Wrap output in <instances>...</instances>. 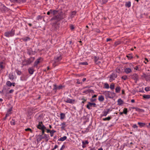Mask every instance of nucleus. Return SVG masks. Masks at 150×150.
Instances as JSON below:
<instances>
[{
    "label": "nucleus",
    "mask_w": 150,
    "mask_h": 150,
    "mask_svg": "<svg viewBox=\"0 0 150 150\" xmlns=\"http://www.w3.org/2000/svg\"><path fill=\"white\" fill-rule=\"evenodd\" d=\"M103 94L105 96L106 98H112L115 95V94L114 92L106 91L103 92Z\"/></svg>",
    "instance_id": "nucleus-1"
},
{
    "label": "nucleus",
    "mask_w": 150,
    "mask_h": 150,
    "mask_svg": "<svg viewBox=\"0 0 150 150\" xmlns=\"http://www.w3.org/2000/svg\"><path fill=\"white\" fill-rule=\"evenodd\" d=\"M61 59L62 57L61 56H57L55 57L54 61L52 62L53 66L54 67H55L59 63V62Z\"/></svg>",
    "instance_id": "nucleus-2"
},
{
    "label": "nucleus",
    "mask_w": 150,
    "mask_h": 150,
    "mask_svg": "<svg viewBox=\"0 0 150 150\" xmlns=\"http://www.w3.org/2000/svg\"><path fill=\"white\" fill-rule=\"evenodd\" d=\"M63 18V16L60 14H59L52 17L51 20H55L56 21H58Z\"/></svg>",
    "instance_id": "nucleus-3"
},
{
    "label": "nucleus",
    "mask_w": 150,
    "mask_h": 150,
    "mask_svg": "<svg viewBox=\"0 0 150 150\" xmlns=\"http://www.w3.org/2000/svg\"><path fill=\"white\" fill-rule=\"evenodd\" d=\"M111 111V110H110L109 108L104 109L103 111L102 114L100 115V117H102L103 116H106L107 114Z\"/></svg>",
    "instance_id": "nucleus-4"
},
{
    "label": "nucleus",
    "mask_w": 150,
    "mask_h": 150,
    "mask_svg": "<svg viewBox=\"0 0 150 150\" xmlns=\"http://www.w3.org/2000/svg\"><path fill=\"white\" fill-rule=\"evenodd\" d=\"M14 35V31L13 30H12L11 31H7L4 33L5 36L7 37L13 36Z\"/></svg>",
    "instance_id": "nucleus-5"
},
{
    "label": "nucleus",
    "mask_w": 150,
    "mask_h": 150,
    "mask_svg": "<svg viewBox=\"0 0 150 150\" xmlns=\"http://www.w3.org/2000/svg\"><path fill=\"white\" fill-rule=\"evenodd\" d=\"M117 77V75L115 73H112L108 76V77L109 78V81L110 82H112L115 80Z\"/></svg>",
    "instance_id": "nucleus-6"
},
{
    "label": "nucleus",
    "mask_w": 150,
    "mask_h": 150,
    "mask_svg": "<svg viewBox=\"0 0 150 150\" xmlns=\"http://www.w3.org/2000/svg\"><path fill=\"white\" fill-rule=\"evenodd\" d=\"M54 88L53 90L56 92L57 90H59L63 88L64 86L62 85H60L59 86H57L56 84H54L53 85Z\"/></svg>",
    "instance_id": "nucleus-7"
},
{
    "label": "nucleus",
    "mask_w": 150,
    "mask_h": 150,
    "mask_svg": "<svg viewBox=\"0 0 150 150\" xmlns=\"http://www.w3.org/2000/svg\"><path fill=\"white\" fill-rule=\"evenodd\" d=\"M64 101L66 103L71 104L74 103L75 101V100H74L68 98H64Z\"/></svg>",
    "instance_id": "nucleus-8"
},
{
    "label": "nucleus",
    "mask_w": 150,
    "mask_h": 150,
    "mask_svg": "<svg viewBox=\"0 0 150 150\" xmlns=\"http://www.w3.org/2000/svg\"><path fill=\"white\" fill-rule=\"evenodd\" d=\"M38 128L40 129H46V127L42 124V122H39V124L37 126Z\"/></svg>",
    "instance_id": "nucleus-9"
},
{
    "label": "nucleus",
    "mask_w": 150,
    "mask_h": 150,
    "mask_svg": "<svg viewBox=\"0 0 150 150\" xmlns=\"http://www.w3.org/2000/svg\"><path fill=\"white\" fill-rule=\"evenodd\" d=\"M96 104L95 103H91L88 102V104L86 106V107L89 109H91L90 107L93 106V107H96Z\"/></svg>",
    "instance_id": "nucleus-10"
},
{
    "label": "nucleus",
    "mask_w": 150,
    "mask_h": 150,
    "mask_svg": "<svg viewBox=\"0 0 150 150\" xmlns=\"http://www.w3.org/2000/svg\"><path fill=\"white\" fill-rule=\"evenodd\" d=\"M132 71L131 68H126L125 69V72L127 74H128Z\"/></svg>",
    "instance_id": "nucleus-11"
},
{
    "label": "nucleus",
    "mask_w": 150,
    "mask_h": 150,
    "mask_svg": "<svg viewBox=\"0 0 150 150\" xmlns=\"http://www.w3.org/2000/svg\"><path fill=\"white\" fill-rule=\"evenodd\" d=\"M43 139H44V138L42 135H38L37 137V141L40 142Z\"/></svg>",
    "instance_id": "nucleus-12"
},
{
    "label": "nucleus",
    "mask_w": 150,
    "mask_h": 150,
    "mask_svg": "<svg viewBox=\"0 0 150 150\" xmlns=\"http://www.w3.org/2000/svg\"><path fill=\"white\" fill-rule=\"evenodd\" d=\"M12 110V108H11L7 110V113L6 114V116H8L11 113V111Z\"/></svg>",
    "instance_id": "nucleus-13"
},
{
    "label": "nucleus",
    "mask_w": 150,
    "mask_h": 150,
    "mask_svg": "<svg viewBox=\"0 0 150 150\" xmlns=\"http://www.w3.org/2000/svg\"><path fill=\"white\" fill-rule=\"evenodd\" d=\"M41 58H39L38 59H37L35 62L34 63V66L35 67L37 66L38 64L40 62L41 60Z\"/></svg>",
    "instance_id": "nucleus-14"
},
{
    "label": "nucleus",
    "mask_w": 150,
    "mask_h": 150,
    "mask_svg": "<svg viewBox=\"0 0 150 150\" xmlns=\"http://www.w3.org/2000/svg\"><path fill=\"white\" fill-rule=\"evenodd\" d=\"M43 136L44 139H45L46 142H47L49 139V136L48 135L45 134Z\"/></svg>",
    "instance_id": "nucleus-15"
},
{
    "label": "nucleus",
    "mask_w": 150,
    "mask_h": 150,
    "mask_svg": "<svg viewBox=\"0 0 150 150\" xmlns=\"http://www.w3.org/2000/svg\"><path fill=\"white\" fill-rule=\"evenodd\" d=\"M60 126L61 127V128L62 129H64L66 127V122H63L60 125Z\"/></svg>",
    "instance_id": "nucleus-16"
},
{
    "label": "nucleus",
    "mask_w": 150,
    "mask_h": 150,
    "mask_svg": "<svg viewBox=\"0 0 150 150\" xmlns=\"http://www.w3.org/2000/svg\"><path fill=\"white\" fill-rule=\"evenodd\" d=\"M117 102L118 105H121L123 103V101L120 98L118 100Z\"/></svg>",
    "instance_id": "nucleus-17"
},
{
    "label": "nucleus",
    "mask_w": 150,
    "mask_h": 150,
    "mask_svg": "<svg viewBox=\"0 0 150 150\" xmlns=\"http://www.w3.org/2000/svg\"><path fill=\"white\" fill-rule=\"evenodd\" d=\"M28 71L29 73L31 74H33L34 71V69L33 68H29Z\"/></svg>",
    "instance_id": "nucleus-18"
},
{
    "label": "nucleus",
    "mask_w": 150,
    "mask_h": 150,
    "mask_svg": "<svg viewBox=\"0 0 150 150\" xmlns=\"http://www.w3.org/2000/svg\"><path fill=\"white\" fill-rule=\"evenodd\" d=\"M31 62L30 61V60H27L23 62V65H27L30 64Z\"/></svg>",
    "instance_id": "nucleus-19"
},
{
    "label": "nucleus",
    "mask_w": 150,
    "mask_h": 150,
    "mask_svg": "<svg viewBox=\"0 0 150 150\" xmlns=\"http://www.w3.org/2000/svg\"><path fill=\"white\" fill-rule=\"evenodd\" d=\"M5 67L4 63L3 62H0V68L1 69V70L4 69Z\"/></svg>",
    "instance_id": "nucleus-20"
},
{
    "label": "nucleus",
    "mask_w": 150,
    "mask_h": 150,
    "mask_svg": "<svg viewBox=\"0 0 150 150\" xmlns=\"http://www.w3.org/2000/svg\"><path fill=\"white\" fill-rule=\"evenodd\" d=\"M107 1L108 0H98V2L101 4L106 3Z\"/></svg>",
    "instance_id": "nucleus-21"
},
{
    "label": "nucleus",
    "mask_w": 150,
    "mask_h": 150,
    "mask_svg": "<svg viewBox=\"0 0 150 150\" xmlns=\"http://www.w3.org/2000/svg\"><path fill=\"white\" fill-rule=\"evenodd\" d=\"M67 139V137L66 136H64L63 137H62L58 139V141H63Z\"/></svg>",
    "instance_id": "nucleus-22"
},
{
    "label": "nucleus",
    "mask_w": 150,
    "mask_h": 150,
    "mask_svg": "<svg viewBox=\"0 0 150 150\" xmlns=\"http://www.w3.org/2000/svg\"><path fill=\"white\" fill-rule=\"evenodd\" d=\"M60 119L61 120H62L64 119V118L65 117V115L64 113H61L60 114Z\"/></svg>",
    "instance_id": "nucleus-23"
},
{
    "label": "nucleus",
    "mask_w": 150,
    "mask_h": 150,
    "mask_svg": "<svg viewBox=\"0 0 150 150\" xmlns=\"http://www.w3.org/2000/svg\"><path fill=\"white\" fill-rule=\"evenodd\" d=\"M111 118V117L110 116H108L107 117H105V118H103L102 119L104 121H109L110 120Z\"/></svg>",
    "instance_id": "nucleus-24"
},
{
    "label": "nucleus",
    "mask_w": 150,
    "mask_h": 150,
    "mask_svg": "<svg viewBox=\"0 0 150 150\" xmlns=\"http://www.w3.org/2000/svg\"><path fill=\"white\" fill-rule=\"evenodd\" d=\"M94 59L95 62L96 63V64H99V62H98V59H99V58L98 57L95 56V57H94Z\"/></svg>",
    "instance_id": "nucleus-25"
},
{
    "label": "nucleus",
    "mask_w": 150,
    "mask_h": 150,
    "mask_svg": "<svg viewBox=\"0 0 150 150\" xmlns=\"http://www.w3.org/2000/svg\"><path fill=\"white\" fill-rule=\"evenodd\" d=\"M14 77V76L13 74H9V78L10 79L13 80Z\"/></svg>",
    "instance_id": "nucleus-26"
},
{
    "label": "nucleus",
    "mask_w": 150,
    "mask_h": 150,
    "mask_svg": "<svg viewBox=\"0 0 150 150\" xmlns=\"http://www.w3.org/2000/svg\"><path fill=\"white\" fill-rule=\"evenodd\" d=\"M128 58L129 60H131L133 58V57L132 55V54H128L126 56Z\"/></svg>",
    "instance_id": "nucleus-27"
},
{
    "label": "nucleus",
    "mask_w": 150,
    "mask_h": 150,
    "mask_svg": "<svg viewBox=\"0 0 150 150\" xmlns=\"http://www.w3.org/2000/svg\"><path fill=\"white\" fill-rule=\"evenodd\" d=\"M121 88L120 86H118L115 88V92L116 93H118L120 92Z\"/></svg>",
    "instance_id": "nucleus-28"
},
{
    "label": "nucleus",
    "mask_w": 150,
    "mask_h": 150,
    "mask_svg": "<svg viewBox=\"0 0 150 150\" xmlns=\"http://www.w3.org/2000/svg\"><path fill=\"white\" fill-rule=\"evenodd\" d=\"M98 99L100 101H103L104 100V99L103 96H99Z\"/></svg>",
    "instance_id": "nucleus-29"
},
{
    "label": "nucleus",
    "mask_w": 150,
    "mask_h": 150,
    "mask_svg": "<svg viewBox=\"0 0 150 150\" xmlns=\"http://www.w3.org/2000/svg\"><path fill=\"white\" fill-rule=\"evenodd\" d=\"M143 97L145 99H149L150 98V95H144L143 96Z\"/></svg>",
    "instance_id": "nucleus-30"
},
{
    "label": "nucleus",
    "mask_w": 150,
    "mask_h": 150,
    "mask_svg": "<svg viewBox=\"0 0 150 150\" xmlns=\"http://www.w3.org/2000/svg\"><path fill=\"white\" fill-rule=\"evenodd\" d=\"M32 52V49L31 48H29L27 49V53L29 54V55Z\"/></svg>",
    "instance_id": "nucleus-31"
},
{
    "label": "nucleus",
    "mask_w": 150,
    "mask_h": 150,
    "mask_svg": "<svg viewBox=\"0 0 150 150\" xmlns=\"http://www.w3.org/2000/svg\"><path fill=\"white\" fill-rule=\"evenodd\" d=\"M125 6L128 7H129L131 6V2L130 1L126 2Z\"/></svg>",
    "instance_id": "nucleus-32"
},
{
    "label": "nucleus",
    "mask_w": 150,
    "mask_h": 150,
    "mask_svg": "<svg viewBox=\"0 0 150 150\" xmlns=\"http://www.w3.org/2000/svg\"><path fill=\"white\" fill-rule=\"evenodd\" d=\"M6 85L9 87H11L12 85V83L9 81H8L6 83Z\"/></svg>",
    "instance_id": "nucleus-33"
},
{
    "label": "nucleus",
    "mask_w": 150,
    "mask_h": 150,
    "mask_svg": "<svg viewBox=\"0 0 150 150\" xmlns=\"http://www.w3.org/2000/svg\"><path fill=\"white\" fill-rule=\"evenodd\" d=\"M138 124L139 125L140 127H143L145 125V123L140 122H138Z\"/></svg>",
    "instance_id": "nucleus-34"
},
{
    "label": "nucleus",
    "mask_w": 150,
    "mask_h": 150,
    "mask_svg": "<svg viewBox=\"0 0 150 150\" xmlns=\"http://www.w3.org/2000/svg\"><path fill=\"white\" fill-rule=\"evenodd\" d=\"M56 132V131L54 130H51V131L50 132V136L51 137H52L54 133L55 132Z\"/></svg>",
    "instance_id": "nucleus-35"
},
{
    "label": "nucleus",
    "mask_w": 150,
    "mask_h": 150,
    "mask_svg": "<svg viewBox=\"0 0 150 150\" xmlns=\"http://www.w3.org/2000/svg\"><path fill=\"white\" fill-rule=\"evenodd\" d=\"M115 85L113 83H112L111 84L110 86V88L112 89L113 90L114 89Z\"/></svg>",
    "instance_id": "nucleus-36"
},
{
    "label": "nucleus",
    "mask_w": 150,
    "mask_h": 150,
    "mask_svg": "<svg viewBox=\"0 0 150 150\" xmlns=\"http://www.w3.org/2000/svg\"><path fill=\"white\" fill-rule=\"evenodd\" d=\"M10 123L12 125H15V120L13 119H12Z\"/></svg>",
    "instance_id": "nucleus-37"
},
{
    "label": "nucleus",
    "mask_w": 150,
    "mask_h": 150,
    "mask_svg": "<svg viewBox=\"0 0 150 150\" xmlns=\"http://www.w3.org/2000/svg\"><path fill=\"white\" fill-rule=\"evenodd\" d=\"M23 40L24 41H27L29 40H30V39L29 38L26 37L23 38Z\"/></svg>",
    "instance_id": "nucleus-38"
},
{
    "label": "nucleus",
    "mask_w": 150,
    "mask_h": 150,
    "mask_svg": "<svg viewBox=\"0 0 150 150\" xmlns=\"http://www.w3.org/2000/svg\"><path fill=\"white\" fill-rule=\"evenodd\" d=\"M127 109L126 108H124L123 110V113L125 115H127Z\"/></svg>",
    "instance_id": "nucleus-39"
},
{
    "label": "nucleus",
    "mask_w": 150,
    "mask_h": 150,
    "mask_svg": "<svg viewBox=\"0 0 150 150\" xmlns=\"http://www.w3.org/2000/svg\"><path fill=\"white\" fill-rule=\"evenodd\" d=\"M105 88L106 89H108L109 88V85L107 83H105L104 84Z\"/></svg>",
    "instance_id": "nucleus-40"
},
{
    "label": "nucleus",
    "mask_w": 150,
    "mask_h": 150,
    "mask_svg": "<svg viewBox=\"0 0 150 150\" xmlns=\"http://www.w3.org/2000/svg\"><path fill=\"white\" fill-rule=\"evenodd\" d=\"M79 64L86 65H88V63L86 62H82L80 63H79Z\"/></svg>",
    "instance_id": "nucleus-41"
},
{
    "label": "nucleus",
    "mask_w": 150,
    "mask_h": 150,
    "mask_svg": "<svg viewBox=\"0 0 150 150\" xmlns=\"http://www.w3.org/2000/svg\"><path fill=\"white\" fill-rule=\"evenodd\" d=\"M82 144H84L85 145L87 144H88L89 142L88 140H86L84 141H83L82 142Z\"/></svg>",
    "instance_id": "nucleus-42"
},
{
    "label": "nucleus",
    "mask_w": 150,
    "mask_h": 150,
    "mask_svg": "<svg viewBox=\"0 0 150 150\" xmlns=\"http://www.w3.org/2000/svg\"><path fill=\"white\" fill-rule=\"evenodd\" d=\"M16 71L17 74L18 75H20L21 74V72L18 70V69H16Z\"/></svg>",
    "instance_id": "nucleus-43"
},
{
    "label": "nucleus",
    "mask_w": 150,
    "mask_h": 150,
    "mask_svg": "<svg viewBox=\"0 0 150 150\" xmlns=\"http://www.w3.org/2000/svg\"><path fill=\"white\" fill-rule=\"evenodd\" d=\"M25 131H30V132L31 133H32L33 132V131L31 130V129H30V128H27V129H25Z\"/></svg>",
    "instance_id": "nucleus-44"
},
{
    "label": "nucleus",
    "mask_w": 150,
    "mask_h": 150,
    "mask_svg": "<svg viewBox=\"0 0 150 150\" xmlns=\"http://www.w3.org/2000/svg\"><path fill=\"white\" fill-rule=\"evenodd\" d=\"M134 69L135 70H136L137 71H139V66H136L135 67H134Z\"/></svg>",
    "instance_id": "nucleus-45"
},
{
    "label": "nucleus",
    "mask_w": 150,
    "mask_h": 150,
    "mask_svg": "<svg viewBox=\"0 0 150 150\" xmlns=\"http://www.w3.org/2000/svg\"><path fill=\"white\" fill-rule=\"evenodd\" d=\"M145 90L146 91H150V87H146L145 88Z\"/></svg>",
    "instance_id": "nucleus-46"
},
{
    "label": "nucleus",
    "mask_w": 150,
    "mask_h": 150,
    "mask_svg": "<svg viewBox=\"0 0 150 150\" xmlns=\"http://www.w3.org/2000/svg\"><path fill=\"white\" fill-rule=\"evenodd\" d=\"M122 78L124 80H126L127 79V76L124 75L122 77Z\"/></svg>",
    "instance_id": "nucleus-47"
},
{
    "label": "nucleus",
    "mask_w": 150,
    "mask_h": 150,
    "mask_svg": "<svg viewBox=\"0 0 150 150\" xmlns=\"http://www.w3.org/2000/svg\"><path fill=\"white\" fill-rule=\"evenodd\" d=\"M96 98H93V97H92V98H91L90 99L91 101L92 102H94V101H96Z\"/></svg>",
    "instance_id": "nucleus-48"
},
{
    "label": "nucleus",
    "mask_w": 150,
    "mask_h": 150,
    "mask_svg": "<svg viewBox=\"0 0 150 150\" xmlns=\"http://www.w3.org/2000/svg\"><path fill=\"white\" fill-rule=\"evenodd\" d=\"M4 6L1 2H0V9L4 7Z\"/></svg>",
    "instance_id": "nucleus-49"
},
{
    "label": "nucleus",
    "mask_w": 150,
    "mask_h": 150,
    "mask_svg": "<svg viewBox=\"0 0 150 150\" xmlns=\"http://www.w3.org/2000/svg\"><path fill=\"white\" fill-rule=\"evenodd\" d=\"M81 100H82V102L81 103L83 104L84 103L86 102V99H84V98H81Z\"/></svg>",
    "instance_id": "nucleus-50"
},
{
    "label": "nucleus",
    "mask_w": 150,
    "mask_h": 150,
    "mask_svg": "<svg viewBox=\"0 0 150 150\" xmlns=\"http://www.w3.org/2000/svg\"><path fill=\"white\" fill-rule=\"evenodd\" d=\"M132 127L134 128L137 129L138 128V126L136 124H135L133 125L132 126Z\"/></svg>",
    "instance_id": "nucleus-51"
},
{
    "label": "nucleus",
    "mask_w": 150,
    "mask_h": 150,
    "mask_svg": "<svg viewBox=\"0 0 150 150\" xmlns=\"http://www.w3.org/2000/svg\"><path fill=\"white\" fill-rule=\"evenodd\" d=\"M116 72L118 73H120V69L119 68H117L116 69Z\"/></svg>",
    "instance_id": "nucleus-52"
},
{
    "label": "nucleus",
    "mask_w": 150,
    "mask_h": 150,
    "mask_svg": "<svg viewBox=\"0 0 150 150\" xmlns=\"http://www.w3.org/2000/svg\"><path fill=\"white\" fill-rule=\"evenodd\" d=\"M45 129H41L42 131V135H44V134H45L44 132H45Z\"/></svg>",
    "instance_id": "nucleus-53"
},
{
    "label": "nucleus",
    "mask_w": 150,
    "mask_h": 150,
    "mask_svg": "<svg viewBox=\"0 0 150 150\" xmlns=\"http://www.w3.org/2000/svg\"><path fill=\"white\" fill-rule=\"evenodd\" d=\"M65 147V146L63 145L62 146L60 150H63Z\"/></svg>",
    "instance_id": "nucleus-54"
},
{
    "label": "nucleus",
    "mask_w": 150,
    "mask_h": 150,
    "mask_svg": "<svg viewBox=\"0 0 150 150\" xmlns=\"http://www.w3.org/2000/svg\"><path fill=\"white\" fill-rule=\"evenodd\" d=\"M57 11L55 10H53V11L52 13H53L54 15L55 14V13L57 12Z\"/></svg>",
    "instance_id": "nucleus-55"
},
{
    "label": "nucleus",
    "mask_w": 150,
    "mask_h": 150,
    "mask_svg": "<svg viewBox=\"0 0 150 150\" xmlns=\"http://www.w3.org/2000/svg\"><path fill=\"white\" fill-rule=\"evenodd\" d=\"M87 92L89 93V92H93V90H91V89H88L87 90Z\"/></svg>",
    "instance_id": "nucleus-56"
},
{
    "label": "nucleus",
    "mask_w": 150,
    "mask_h": 150,
    "mask_svg": "<svg viewBox=\"0 0 150 150\" xmlns=\"http://www.w3.org/2000/svg\"><path fill=\"white\" fill-rule=\"evenodd\" d=\"M58 147V146L57 145H56L54 146V148L53 149V150H54V149H56V148H57Z\"/></svg>",
    "instance_id": "nucleus-57"
},
{
    "label": "nucleus",
    "mask_w": 150,
    "mask_h": 150,
    "mask_svg": "<svg viewBox=\"0 0 150 150\" xmlns=\"http://www.w3.org/2000/svg\"><path fill=\"white\" fill-rule=\"evenodd\" d=\"M95 31L97 33H99L100 32V30L98 29H96L95 30Z\"/></svg>",
    "instance_id": "nucleus-58"
},
{
    "label": "nucleus",
    "mask_w": 150,
    "mask_h": 150,
    "mask_svg": "<svg viewBox=\"0 0 150 150\" xmlns=\"http://www.w3.org/2000/svg\"><path fill=\"white\" fill-rule=\"evenodd\" d=\"M76 11H73L72 12V15H75L76 14Z\"/></svg>",
    "instance_id": "nucleus-59"
},
{
    "label": "nucleus",
    "mask_w": 150,
    "mask_h": 150,
    "mask_svg": "<svg viewBox=\"0 0 150 150\" xmlns=\"http://www.w3.org/2000/svg\"><path fill=\"white\" fill-rule=\"evenodd\" d=\"M45 129L47 130V133H48L49 132L50 133V132L51 131V130H50V129H47L46 128V129Z\"/></svg>",
    "instance_id": "nucleus-60"
},
{
    "label": "nucleus",
    "mask_w": 150,
    "mask_h": 150,
    "mask_svg": "<svg viewBox=\"0 0 150 150\" xmlns=\"http://www.w3.org/2000/svg\"><path fill=\"white\" fill-rule=\"evenodd\" d=\"M14 91V90L13 89H11L10 90L9 93H12Z\"/></svg>",
    "instance_id": "nucleus-61"
},
{
    "label": "nucleus",
    "mask_w": 150,
    "mask_h": 150,
    "mask_svg": "<svg viewBox=\"0 0 150 150\" xmlns=\"http://www.w3.org/2000/svg\"><path fill=\"white\" fill-rule=\"evenodd\" d=\"M112 40L110 38H107V40H106V41L107 42H109L110 40Z\"/></svg>",
    "instance_id": "nucleus-62"
},
{
    "label": "nucleus",
    "mask_w": 150,
    "mask_h": 150,
    "mask_svg": "<svg viewBox=\"0 0 150 150\" xmlns=\"http://www.w3.org/2000/svg\"><path fill=\"white\" fill-rule=\"evenodd\" d=\"M70 28L71 30H73L74 29V27L73 25H71L70 26Z\"/></svg>",
    "instance_id": "nucleus-63"
},
{
    "label": "nucleus",
    "mask_w": 150,
    "mask_h": 150,
    "mask_svg": "<svg viewBox=\"0 0 150 150\" xmlns=\"http://www.w3.org/2000/svg\"><path fill=\"white\" fill-rule=\"evenodd\" d=\"M129 67H130V68H132V67H133V65L131 63H130L129 64Z\"/></svg>",
    "instance_id": "nucleus-64"
}]
</instances>
